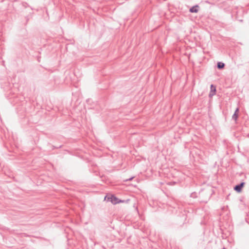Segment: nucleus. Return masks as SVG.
Here are the masks:
<instances>
[{
	"mask_svg": "<svg viewBox=\"0 0 249 249\" xmlns=\"http://www.w3.org/2000/svg\"><path fill=\"white\" fill-rule=\"evenodd\" d=\"M245 183L242 182L240 184L236 185L234 187V190L238 193H240L243 187L244 186Z\"/></svg>",
	"mask_w": 249,
	"mask_h": 249,
	"instance_id": "obj_1",
	"label": "nucleus"
},
{
	"mask_svg": "<svg viewBox=\"0 0 249 249\" xmlns=\"http://www.w3.org/2000/svg\"><path fill=\"white\" fill-rule=\"evenodd\" d=\"M216 93V87L213 85L211 86V91L209 93V97H211L215 94Z\"/></svg>",
	"mask_w": 249,
	"mask_h": 249,
	"instance_id": "obj_2",
	"label": "nucleus"
},
{
	"mask_svg": "<svg viewBox=\"0 0 249 249\" xmlns=\"http://www.w3.org/2000/svg\"><path fill=\"white\" fill-rule=\"evenodd\" d=\"M111 201L112 203L116 204L117 203H119L121 202H123L124 201L119 200V199L117 198L116 197L114 196H112L111 198Z\"/></svg>",
	"mask_w": 249,
	"mask_h": 249,
	"instance_id": "obj_3",
	"label": "nucleus"
},
{
	"mask_svg": "<svg viewBox=\"0 0 249 249\" xmlns=\"http://www.w3.org/2000/svg\"><path fill=\"white\" fill-rule=\"evenodd\" d=\"M238 112H239V108H238V107H237V108L236 109V110H235V112H234V114H233V115H232V119L233 120H234L235 121H237V118H238Z\"/></svg>",
	"mask_w": 249,
	"mask_h": 249,
	"instance_id": "obj_4",
	"label": "nucleus"
},
{
	"mask_svg": "<svg viewBox=\"0 0 249 249\" xmlns=\"http://www.w3.org/2000/svg\"><path fill=\"white\" fill-rule=\"evenodd\" d=\"M198 5L193 6L190 9L189 11L191 13H197L198 11Z\"/></svg>",
	"mask_w": 249,
	"mask_h": 249,
	"instance_id": "obj_5",
	"label": "nucleus"
},
{
	"mask_svg": "<svg viewBox=\"0 0 249 249\" xmlns=\"http://www.w3.org/2000/svg\"><path fill=\"white\" fill-rule=\"evenodd\" d=\"M217 68L219 69H223L225 67V64L222 62H218L217 64Z\"/></svg>",
	"mask_w": 249,
	"mask_h": 249,
	"instance_id": "obj_6",
	"label": "nucleus"
},
{
	"mask_svg": "<svg viewBox=\"0 0 249 249\" xmlns=\"http://www.w3.org/2000/svg\"><path fill=\"white\" fill-rule=\"evenodd\" d=\"M132 178H129V179H126V181H127V180H132Z\"/></svg>",
	"mask_w": 249,
	"mask_h": 249,
	"instance_id": "obj_7",
	"label": "nucleus"
},
{
	"mask_svg": "<svg viewBox=\"0 0 249 249\" xmlns=\"http://www.w3.org/2000/svg\"><path fill=\"white\" fill-rule=\"evenodd\" d=\"M223 249H226L225 248H223Z\"/></svg>",
	"mask_w": 249,
	"mask_h": 249,
	"instance_id": "obj_8",
	"label": "nucleus"
}]
</instances>
